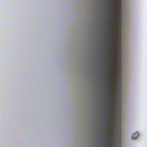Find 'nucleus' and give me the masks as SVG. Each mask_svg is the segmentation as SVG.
Listing matches in <instances>:
<instances>
[{
	"instance_id": "nucleus-14",
	"label": "nucleus",
	"mask_w": 147,
	"mask_h": 147,
	"mask_svg": "<svg viewBox=\"0 0 147 147\" xmlns=\"http://www.w3.org/2000/svg\"><path fill=\"white\" fill-rule=\"evenodd\" d=\"M106 46H108V45H106ZM115 46H116V45H115Z\"/></svg>"
},
{
	"instance_id": "nucleus-8",
	"label": "nucleus",
	"mask_w": 147,
	"mask_h": 147,
	"mask_svg": "<svg viewBox=\"0 0 147 147\" xmlns=\"http://www.w3.org/2000/svg\"><path fill=\"white\" fill-rule=\"evenodd\" d=\"M105 93L107 94L108 95H111V96H113V94H111V93H109V92H108L107 91L106 92H105Z\"/></svg>"
},
{
	"instance_id": "nucleus-17",
	"label": "nucleus",
	"mask_w": 147,
	"mask_h": 147,
	"mask_svg": "<svg viewBox=\"0 0 147 147\" xmlns=\"http://www.w3.org/2000/svg\"><path fill=\"white\" fill-rule=\"evenodd\" d=\"M111 47H112V46H111Z\"/></svg>"
},
{
	"instance_id": "nucleus-10",
	"label": "nucleus",
	"mask_w": 147,
	"mask_h": 147,
	"mask_svg": "<svg viewBox=\"0 0 147 147\" xmlns=\"http://www.w3.org/2000/svg\"><path fill=\"white\" fill-rule=\"evenodd\" d=\"M110 74H111V75H112L113 76L114 75V73L113 72H112V73H109Z\"/></svg>"
},
{
	"instance_id": "nucleus-3",
	"label": "nucleus",
	"mask_w": 147,
	"mask_h": 147,
	"mask_svg": "<svg viewBox=\"0 0 147 147\" xmlns=\"http://www.w3.org/2000/svg\"><path fill=\"white\" fill-rule=\"evenodd\" d=\"M112 55H110L109 54L107 53L105 54V55L108 56L107 58L109 60H110L111 59L109 58V56L110 57L111 59H112L113 61H115V60L116 58L117 55L119 56L121 58V50L117 51L116 50H114L112 52Z\"/></svg>"
},
{
	"instance_id": "nucleus-12",
	"label": "nucleus",
	"mask_w": 147,
	"mask_h": 147,
	"mask_svg": "<svg viewBox=\"0 0 147 147\" xmlns=\"http://www.w3.org/2000/svg\"><path fill=\"white\" fill-rule=\"evenodd\" d=\"M109 98V97H107V99H108Z\"/></svg>"
},
{
	"instance_id": "nucleus-11",
	"label": "nucleus",
	"mask_w": 147,
	"mask_h": 147,
	"mask_svg": "<svg viewBox=\"0 0 147 147\" xmlns=\"http://www.w3.org/2000/svg\"><path fill=\"white\" fill-rule=\"evenodd\" d=\"M106 77L107 78H108V76H106Z\"/></svg>"
},
{
	"instance_id": "nucleus-4",
	"label": "nucleus",
	"mask_w": 147,
	"mask_h": 147,
	"mask_svg": "<svg viewBox=\"0 0 147 147\" xmlns=\"http://www.w3.org/2000/svg\"><path fill=\"white\" fill-rule=\"evenodd\" d=\"M110 80L112 82V84H110L108 83V82H105V86L106 87H108V90H113V87H112L111 88H110V85H112V83H113V77H111L110 78Z\"/></svg>"
},
{
	"instance_id": "nucleus-1",
	"label": "nucleus",
	"mask_w": 147,
	"mask_h": 147,
	"mask_svg": "<svg viewBox=\"0 0 147 147\" xmlns=\"http://www.w3.org/2000/svg\"><path fill=\"white\" fill-rule=\"evenodd\" d=\"M108 0L109 2V5H112V6L111 7V9L113 10L112 11H110L109 12L107 13V14L109 15L108 17V19H109L111 16V15L110 14L111 13H112L113 14V15L112 16V18L111 20L112 22L111 24L109 25V21H108L107 23H106V25L107 27H109L110 26L112 27V28L111 29L110 28H108V30L111 32V33L109 36H108L107 35H104V38L105 40H106L107 42H109L110 41H111L112 42H113L115 41V37L117 35L116 32L114 29V26L115 24L116 12H115V10L116 6L115 5L113 4L112 3H110L111 0Z\"/></svg>"
},
{
	"instance_id": "nucleus-7",
	"label": "nucleus",
	"mask_w": 147,
	"mask_h": 147,
	"mask_svg": "<svg viewBox=\"0 0 147 147\" xmlns=\"http://www.w3.org/2000/svg\"><path fill=\"white\" fill-rule=\"evenodd\" d=\"M139 133L138 132H136L133 134L131 136V138L132 139H136L138 136Z\"/></svg>"
},
{
	"instance_id": "nucleus-5",
	"label": "nucleus",
	"mask_w": 147,
	"mask_h": 147,
	"mask_svg": "<svg viewBox=\"0 0 147 147\" xmlns=\"http://www.w3.org/2000/svg\"><path fill=\"white\" fill-rule=\"evenodd\" d=\"M114 100L111 97H110V99H109V100L108 101V106H107L106 108L107 109V107H108L109 108V107L110 106L111 107V109H113V105L114 103Z\"/></svg>"
},
{
	"instance_id": "nucleus-13",
	"label": "nucleus",
	"mask_w": 147,
	"mask_h": 147,
	"mask_svg": "<svg viewBox=\"0 0 147 147\" xmlns=\"http://www.w3.org/2000/svg\"><path fill=\"white\" fill-rule=\"evenodd\" d=\"M114 137V136H112V138H113Z\"/></svg>"
},
{
	"instance_id": "nucleus-9",
	"label": "nucleus",
	"mask_w": 147,
	"mask_h": 147,
	"mask_svg": "<svg viewBox=\"0 0 147 147\" xmlns=\"http://www.w3.org/2000/svg\"><path fill=\"white\" fill-rule=\"evenodd\" d=\"M106 146L105 147H109V142L108 141H107V140H106Z\"/></svg>"
},
{
	"instance_id": "nucleus-2",
	"label": "nucleus",
	"mask_w": 147,
	"mask_h": 147,
	"mask_svg": "<svg viewBox=\"0 0 147 147\" xmlns=\"http://www.w3.org/2000/svg\"><path fill=\"white\" fill-rule=\"evenodd\" d=\"M107 112L108 114V115L106 116V118L105 119V121L107 123L105 125V126L107 127V129H105V131L107 133L106 136L105 137V138L109 140L111 138V134L110 129L111 128L112 130L114 132V134H115L116 129L115 128H112L109 124V122L111 119L110 115L111 114L110 113V111L111 109L110 108H109L108 107H107Z\"/></svg>"
},
{
	"instance_id": "nucleus-15",
	"label": "nucleus",
	"mask_w": 147,
	"mask_h": 147,
	"mask_svg": "<svg viewBox=\"0 0 147 147\" xmlns=\"http://www.w3.org/2000/svg\"><path fill=\"white\" fill-rule=\"evenodd\" d=\"M108 34V33H107V35Z\"/></svg>"
},
{
	"instance_id": "nucleus-6",
	"label": "nucleus",
	"mask_w": 147,
	"mask_h": 147,
	"mask_svg": "<svg viewBox=\"0 0 147 147\" xmlns=\"http://www.w3.org/2000/svg\"><path fill=\"white\" fill-rule=\"evenodd\" d=\"M112 67H109L110 66V64L109 63H108L107 64V66L108 67H105V65H104L103 66L104 67V68L105 69L107 70L108 69H110L111 70H114V64L113 63H112Z\"/></svg>"
},
{
	"instance_id": "nucleus-16",
	"label": "nucleus",
	"mask_w": 147,
	"mask_h": 147,
	"mask_svg": "<svg viewBox=\"0 0 147 147\" xmlns=\"http://www.w3.org/2000/svg\"><path fill=\"white\" fill-rule=\"evenodd\" d=\"M111 124H113V123H112H112H111Z\"/></svg>"
}]
</instances>
